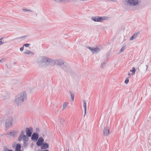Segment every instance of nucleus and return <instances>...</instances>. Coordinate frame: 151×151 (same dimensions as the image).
Returning <instances> with one entry per match:
<instances>
[{
	"label": "nucleus",
	"mask_w": 151,
	"mask_h": 151,
	"mask_svg": "<svg viewBox=\"0 0 151 151\" xmlns=\"http://www.w3.org/2000/svg\"><path fill=\"white\" fill-rule=\"evenodd\" d=\"M23 142H28V137L27 136H26L23 138Z\"/></svg>",
	"instance_id": "21"
},
{
	"label": "nucleus",
	"mask_w": 151,
	"mask_h": 151,
	"mask_svg": "<svg viewBox=\"0 0 151 151\" xmlns=\"http://www.w3.org/2000/svg\"><path fill=\"white\" fill-rule=\"evenodd\" d=\"M125 47H126V46H123L122 48V49H121L120 51V52H122V51H124L125 48Z\"/></svg>",
	"instance_id": "27"
},
{
	"label": "nucleus",
	"mask_w": 151,
	"mask_h": 151,
	"mask_svg": "<svg viewBox=\"0 0 151 151\" xmlns=\"http://www.w3.org/2000/svg\"><path fill=\"white\" fill-rule=\"evenodd\" d=\"M8 134L11 136L14 137L15 135L14 131H13L12 132H10L8 133Z\"/></svg>",
	"instance_id": "24"
},
{
	"label": "nucleus",
	"mask_w": 151,
	"mask_h": 151,
	"mask_svg": "<svg viewBox=\"0 0 151 151\" xmlns=\"http://www.w3.org/2000/svg\"><path fill=\"white\" fill-rule=\"evenodd\" d=\"M23 146L24 147H27L28 145L27 142H23Z\"/></svg>",
	"instance_id": "26"
},
{
	"label": "nucleus",
	"mask_w": 151,
	"mask_h": 151,
	"mask_svg": "<svg viewBox=\"0 0 151 151\" xmlns=\"http://www.w3.org/2000/svg\"><path fill=\"white\" fill-rule=\"evenodd\" d=\"M66 151H69V150L68 149V150H66Z\"/></svg>",
	"instance_id": "40"
},
{
	"label": "nucleus",
	"mask_w": 151,
	"mask_h": 151,
	"mask_svg": "<svg viewBox=\"0 0 151 151\" xmlns=\"http://www.w3.org/2000/svg\"><path fill=\"white\" fill-rule=\"evenodd\" d=\"M42 151H49V150H43Z\"/></svg>",
	"instance_id": "37"
},
{
	"label": "nucleus",
	"mask_w": 151,
	"mask_h": 151,
	"mask_svg": "<svg viewBox=\"0 0 151 151\" xmlns=\"http://www.w3.org/2000/svg\"><path fill=\"white\" fill-rule=\"evenodd\" d=\"M129 79L128 78H127L124 81V82L125 83L127 84L129 82Z\"/></svg>",
	"instance_id": "28"
},
{
	"label": "nucleus",
	"mask_w": 151,
	"mask_h": 151,
	"mask_svg": "<svg viewBox=\"0 0 151 151\" xmlns=\"http://www.w3.org/2000/svg\"><path fill=\"white\" fill-rule=\"evenodd\" d=\"M38 134L35 132L32 134L31 137V139L34 141H36L38 139Z\"/></svg>",
	"instance_id": "11"
},
{
	"label": "nucleus",
	"mask_w": 151,
	"mask_h": 151,
	"mask_svg": "<svg viewBox=\"0 0 151 151\" xmlns=\"http://www.w3.org/2000/svg\"><path fill=\"white\" fill-rule=\"evenodd\" d=\"M81 0L82 1H87V0Z\"/></svg>",
	"instance_id": "38"
},
{
	"label": "nucleus",
	"mask_w": 151,
	"mask_h": 151,
	"mask_svg": "<svg viewBox=\"0 0 151 151\" xmlns=\"http://www.w3.org/2000/svg\"><path fill=\"white\" fill-rule=\"evenodd\" d=\"M125 1L128 4L131 6L138 5L140 3V0H125Z\"/></svg>",
	"instance_id": "4"
},
{
	"label": "nucleus",
	"mask_w": 151,
	"mask_h": 151,
	"mask_svg": "<svg viewBox=\"0 0 151 151\" xmlns=\"http://www.w3.org/2000/svg\"><path fill=\"white\" fill-rule=\"evenodd\" d=\"M55 2H62L64 3L67 2V1H68V2L70 1V0H54Z\"/></svg>",
	"instance_id": "20"
},
{
	"label": "nucleus",
	"mask_w": 151,
	"mask_h": 151,
	"mask_svg": "<svg viewBox=\"0 0 151 151\" xmlns=\"http://www.w3.org/2000/svg\"><path fill=\"white\" fill-rule=\"evenodd\" d=\"M32 132V128L30 127L29 128H26V132L27 135L28 137L31 136Z\"/></svg>",
	"instance_id": "7"
},
{
	"label": "nucleus",
	"mask_w": 151,
	"mask_h": 151,
	"mask_svg": "<svg viewBox=\"0 0 151 151\" xmlns=\"http://www.w3.org/2000/svg\"><path fill=\"white\" fill-rule=\"evenodd\" d=\"M106 1H112L113 2H116V0H106Z\"/></svg>",
	"instance_id": "30"
},
{
	"label": "nucleus",
	"mask_w": 151,
	"mask_h": 151,
	"mask_svg": "<svg viewBox=\"0 0 151 151\" xmlns=\"http://www.w3.org/2000/svg\"><path fill=\"white\" fill-rule=\"evenodd\" d=\"M23 10V11L24 12H33V11L31 10H30V9H22Z\"/></svg>",
	"instance_id": "25"
},
{
	"label": "nucleus",
	"mask_w": 151,
	"mask_h": 151,
	"mask_svg": "<svg viewBox=\"0 0 151 151\" xmlns=\"http://www.w3.org/2000/svg\"><path fill=\"white\" fill-rule=\"evenodd\" d=\"M41 146L42 149H45L48 148L49 145L47 143L45 142L43 143Z\"/></svg>",
	"instance_id": "14"
},
{
	"label": "nucleus",
	"mask_w": 151,
	"mask_h": 151,
	"mask_svg": "<svg viewBox=\"0 0 151 151\" xmlns=\"http://www.w3.org/2000/svg\"><path fill=\"white\" fill-rule=\"evenodd\" d=\"M139 34V32H135L131 37L129 39L130 40H133L135 39L138 37V35Z\"/></svg>",
	"instance_id": "10"
},
{
	"label": "nucleus",
	"mask_w": 151,
	"mask_h": 151,
	"mask_svg": "<svg viewBox=\"0 0 151 151\" xmlns=\"http://www.w3.org/2000/svg\"><path fill=\"white\" fill-rule=\"evenodd\" d=\"M44 141V140L42 137L39 138L36 143L37 145L38 146H41L43 143Z\"/></svg>",
	"instance_id": "9"
},
{
	"label": "nucleus",
	"mask_w": 151,
	"mask_h": 151,
	"mask_svg": "<svg viewBox=\"0 0 151 151\" xmlns=\"http://www.w3.org/2000/svg\"><path fill=\"white\" fill-rule=\"evenodd\" d=\"M29 45V44H25L23 46H25L26 47H28Z\"/></svg>",
	"instance_id": "31"
},
{
	"label": "nucleus",
	"mask_w": 151,
	"mask_h": 151,
	"mask_svg": "<svg viewBox=\"0 0 151 151\" xmlns=\"http://www.w3.org/2000/svg\"><path fill=\"white\" fill-rule=\"evenodd\" d=\"M21 147L20 144L19 143L17 144L15 148V151H22L21 150Z\"/></svg>",
	"instance_id": "15"
},
{
	"label": "nucleus",
	"mask_w": 151,
	"mask_h": 151,
	"mask_svg": "<svg viewBox=\"0 0 151 151\" xmlns=\"http://www.w3.org/2000/svg\"><path fill=\"white\" fill-rule=\"evenodd\" d=\"M63 69L66 72L69 71L70 70V68L69 66H64L63 67Z\"/></svg>",
	"instance_id": "19"
},
{
	"label": "nucleus",
	"mask_w": 151,
	"mask_h": 151,
	"mask_svg": "<svg viewBox=\"0 0 151 151\" xmlns=\"http://www.w3.org/2000/svg\"><path fill=\"white\" fill-rule=\"evenodd\" d=\"M136 70L134 67H133L132 70H130V71L132 72V74L134 75L135 74Z\"/></svg>",
	"instance_id": "22"
},
{
	"label": "nucleus",
	"mask_w": 151,
	"mask_h": 151,
	"mask_svg": "<svg viewBox=\"0 0 151 151\" xmlns=\"http://www.w3.org/2000/svg\"><path fill=\"white\" fill-rule=\"evenodd\" d=\"M27 98L26 93L25 92L23 91L17 96L15 101L17 105H20L26 100Z\"/></svg>",
	"instance_id": "2"
},
{
	"label": "nucleus",
	"mask_w": 151,
	"mask_h": 151,
	"mask_svg": "<svg viewBox=\"0 0 151 151\" xmlns=\"http://www.w3.org/2000/svg\"><path fill=\"white\" fill-rule=\"evenodd\" d=\"M51 59L45 56L39 57L37 59V63L41 67H43L44 65H47L51 64Z\"/></svg>",
	"instance_id": "1"
},
{
	"label": "nucleus",
	"mask_w": 151,
	"mask_h": 151,
	"mask_svg": "<svg viewBox=\"0 0 151 151\" xmlns=\"http://www.w3.org/2000/svg\"><path fill=\"white\" fill-rule=\"evenodd\" d=\"M64 63V61L61 59H51V64H57L60 66L63 65Z\"/></svg>",
	"instance_id": "5"
},
{
	"label": "nucleus",
	"mask_w": 151,
	"mask_h": 151,
	"mask_svg": "<svg viewBox=\"0 0 151 151\" xmlns=\"http://www.w3.org/2000/svg\"><path fill=\"white\" fill-rule=\"evenodd\" d=\"M13 117L12 116H9L6 120L5 122V128L6 129H8L9 127L13 126L12 124Z\"/></svg>",
	"instance_id": "3"
},
{
	"label": "nucleus",
	"mask_w": 151,
	"mask_h": 151,
	"mask_svg": "<svg viewBox=\"0 0 151 151\" xmlns=\"http://www.w3.org/2000/svg\"><path fill=\"white\" fill-rule=\"evenodd\" d=\"M87 48H88V49H89L90 50H91V51L92 50V49L93 47H86Z\"/></svg>",
	"instance_id": "32"
},
{
	"label": "nucleus",
	"mask_w": 151,
	"mask_h": 151,
	"mask_svg": "<svg viewBox=\"0 0 151 151\" xmlns=\"http://www.w3.org/2000/svg\"><path fill=\"white\" fill-rule=\"evenodd\" d=\"M69 93H70V96H71V101L72 102H73L74 99V92H71L70 91H69Z\"/></svg>",
	"instance_id": "16"
},
{
	"label": "nucleus",
	"mask_w": 151,
	"mask_h": 151,
	"mask_svg": "<svg viewBox=\"0 0 151 151\" xmlns=\"http://www.w3.org/2000/svg\"><path fill=\"white\" fill-rule=\"evenodd\" d=\"M103 133L104 135L105 136H108L109 134V127H104Z\"/></svg>",
	"instance_id": "8"
},
{
	"label": "nucleus",
	"mask_w": 151,
	"mask_h": 151,
	"mask_svg": "<svg viewBox=\"0 0 151 151\" xmlns=\"http://www.w3.org/2000/svg\"><path fill=\"white\" fill-rule=\"evenodd\" d=\"M130 75V73H128V75Z\"/></svg>",
	"instance_id": "42"
},
{
	"label": "nucleus",
	"mask_w": 151,
	"mask_h": 151,
	"mask_svg": "<svg viewBox=\"0 0 151 151\" xmlns=\"http://www.w3.org/2000/svg\"><path fill=\"white\" fill-rule=\"evenodd\" d=\"M83 106L84 108V112L85 114H86V103L85 101V100H83Z\"/></svg>",
	"instance_id": "17"
},
{
	"label": "nucleus",
	"mask_w": 151,
	"mask_h": 151,
	"mask_svg": "<svg viewBox=\"0 0 151 151\" xmlns=\"http://www.w3.org/2000/svg\"><path fill=\"white\" fill-rule=\"evenodd\" d=\"M106 64V63L104 62L103 63H102L101 64V68H103L104 66Z\"/></svg>",
	"instance_id": "29"
},
{
	"label": "nucleus",
	"mask_w": 151,
	"mask_h": 151,
	"mask_svg": "<svg viewBox=\"0 0 151 151\" xmlns=\"http://www.w3.org/2000/svg\"><path fill=\"white\" fill-rule=\"evenodd\" d=\"M107 18L106 17L95 16L92 17L91 20L96 22H101L104 20L106 19Z\"/></svg>",
	"instance_id": "6"
},
{
	"label": "nucleus",
	"mask_w": 151,
	"mask_h": 151,
	"mask_svg": "<svg viewBox=\"0 0 151 151\" xmlns=\"http://www.w3.org/2000/svg\"><path fill=\"white\" fill-rule=\"evenodd\" d=\"M4 44V42L2 41H0V45Z\"/></svg>",
	"instance_id": "34"
},
{
	"label": "nucleus",
	"mask_w": 151,
	"mask_h": 151,
	"mask_svg": "<svg viewBox=\"0 0 151 151\" xmlns=\"http://www.w3.org/2000/svg\"><path fill=\"white\" fill-rule=\"evenodd\" d=\"M4 38V37H1L0 39V41H2V40Z\"/></svg>",
	"instance_id": "36"
},
{
	"label": "nucleus",
	"mask_w": 151,
	"mask_h": 151,
	"mask_svg": "<svg viewBox=\"0 0 151 151\" xmlns=\"http://www.w3.org/2000/svg\"><path fill=\"white\" fill-rule=\"evenodd\" d=\"M146 67H147H147H147V65H146Z\"/></svg>",
	"instance_id": "39"
},
{
	"label": "nucleus",
	"mask_w": 151,
	"mask_h": 151,
	"mask_svg": "<svg viewBox=\"0 0 151 151\" xmlns=\"http://www.w3.org/2000/svg\"><path fill=\"white\" fill-rule=\"evenodd\" d=\"M68 103L67 102H65L63 104V110L64 109L67 107Z\"/></svg>",
	"instance_id": "23"
},
{
	"label": "nucleus",
	"mask_w": 151,
	"mask_h": 151,
	"mask_svg": "<svg viewBox=\"0 0 151 151\" xmlns=\"http://www.w3.org/2000/svg\"><path fill=\"white\" fill-rule=\"evenodd\" d=\"M2 61V60H0V62H1Z\"/></svg>",
	"instance_id": "41"
},
{
	"label": "nucleus",
	"mask_w": 151,
	"mask_h": 151,
	"mask_svg": "<svg viewBox=\"0 0 151 151\" xmlns=\"http://www.w3.org/2000/svg\"><path fill=\"white\" fill-rule=\"evenodd\" d=\"M24 131L22 130L21 131V133L18 138V140L19 141H21L22 139L26 135L24 134Z\"/></svg>",
	"instance_id": "12"
},
{
	"label": "nucleus",
	"mask_w": 151,
	"mask_h": 151,
	"mask_svg": "<svg viewBox=\"0 0 151 151\" xmlns=\"http://www.w3.org/2000/svg\"><path fill=\"white\" fill-rule=\"evenodd\" d=\"M24 50V46L22 47H21L20 48V50L21 51H23Z\"/></svg>",
	"instance_id": "33"
},
{
	"label": "nucleus",
	"mask_w": 151,
	"mask_h": 151,
	"mask_svg": "<svg viewBox=\"0 0 151 151\" xmlns=\"http://www.w3.org/2000/svg\"><path fill=\"white\" fill-rule=\"evenodd\" d=\"M24 54L29 55L30 56H33L34 53L29 50H26L24 52Z\"/></svg>",
	"instance_id": "13"
},
{
	"label": "nucleus",
	"mask_w": 151,
	"mask_h": 151,
	"mask_svg": "<svg viewBox=\"0 0 151 151\" xmlns=\"http://www.w3.org/2000/svg\"><path fill=\"white\" fill-rule=\"evenodd\" d=\"M36 130L37 131V132H39V129L38 128H36Z\"/></svg>",
	"instance_id": "35"
},
{
	"label": "nucleus",
	"mask_w": 151,
	"mask_h": 151,
	"mask_svg": "<svg viewBox=\"0 0 151 151\" xmlns=\"http://www.w3.org/2000/svg\"><path fill=\"white\" fill-rule=\"evenodd\" d=\"M100 51L99 49L96 47V48H93L91 52L93 53H96Z\"/></svg>",
	"instance_id": "18"
}]
</instances>
